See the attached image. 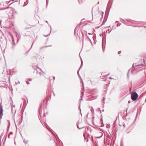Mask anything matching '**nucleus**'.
<instances>
[{
	"instance_id": "obj_1",
	"label": "nucleus",
	"mask_w": 146,
	"mask_h": 146,
	"mask_svg": "<svg viewBox=\"0 0 146 146\" xmlns=\"http://www.w3.org/2000/svg\"><path fill=\"white\" fill-rule=\"evenodd\" d=\"M138 96V94L135 92L132 93L131 95V98L133 101L135 100Z\"/></svg>"
},
{
	"instance_id": "obj_2",
	"label": "nucleus",
	"mask_w": 146,
	"mask_h": 146,
	"mask_svg": "<svg viewBox=\"0 0 146 146\" xmlns=\"http://www.w3.org/2000/svg\"><path fill=\"white\" fill-rule=\"evenodd\" d=\"M142 64H139L137 63H133V68L135 69H137L138 68H141Z\"/></svg>"
},
{
	"instance_id": "obj_3",
	"label": "nucleus",
	"mask_w": 146,
	"mask_h": 146,
	"mask_svg": "<svg viewBox=\"0 0 146 146\" xmlns=\"http://www.w3.org/2000/svg\"><path fill=\"white\" fill-rule=\"evenodd\" d=\"M142 64H139L137 63H133V68L135 69H137L138 68H141Z\"/></svg>"
},
{
	"instance_id": "obj_4",
	"label": "nucleus",
	"mask_w": 146,
	"mask_h": 146,
	"mask_svg": "<svg viewBox=\"0 0 146 146\" xmlns=\"http://www.w3.org/2000/svg\"><path fill=\"white\" fill-rule=\"evenodd\" d=\"M3 115V110L2 107L1 106H0V118H2Z\"/></svg>"
},
{
	"instance_id": "obj_5",
	"label": "nucleus",
	"mask_w": 146,
	"mask_h": 146,
	"mask_svg": "<svg viewBox=\"0 0 146 146\" xmlns=\"http://www.w3.org/2000/svg\"><path fill=\"white\" fill-rule=\"evenodd\" d=\"M24 142L25 144H27L28 142V141L25 139H24Z\"/></svg>"
},
{
	"instance_id": "obj_6",
	"label": "nucleus",
	"mask_w": 146,
	"mask_h": 146,
	"mask_svg": "<svg viewBox=\"0 0 146 146\" xmlns=\"http://www.w3.org/2000/svg\"><path fill=\"white\" fill-rule=\"evenodd\" d=\"M82 64H83V61H82V60H81V67H80V68L81 67V66H82Z\"/></svg>"
},
{
	"instance_id": "obj_7",
	"label": "nucleus",
	"mask_w": 146,
	"mask_h": 146,
	"mask_svg": "<svg viewBox=\"0 0 146 146\" xmlns=\"http://www.w3.org/2000/svg\"><path fill=\"white\" fill-rule=\"evenodd\" d=\"M28 3V2H27V1L26 2H25L24 3L25 4V5H26Z\"/></svg>"
},
{
	"instance_id": "obj_8",
	"label": "nucleus",
	"mask_w": 146,
	"mask_h": 146,
	"mask_svg": "<svg viewBox=\"0 0 146 146\" xmlns=\"http://www.w3.org/2000/svg\"><path fill=\"white\" fill-rule=\"evenodd\" d=\"M46 5H47L48 4V2L47 1V0H46Z\"/></svg>"
},
{
	"instance_id": "obj_9",
	"label": "nucleus",
	"mask_w": 146,
	"mask_h": 146,
	"mask_svg": "<svg viewBox=\"0 0 146 146\" xmlns=\"http://www.w3.org/2000/svg\"><path fill=\"white\" fill-rule=\"evenodd\" d=\"M27 84H30V83L29 82L27 81Z\"/></svg>"
},
{
	"instance_id": "obj_10",
	"label": "nucleus",
	"mask_w": 146,
	"mask_h": 146,
	"mask_svg": "<svg viewBox=\"0 0 146 146\" xmlns=\"http://www.w3.org/2000/svg\"><path fill=\"white\" fill-rule=\"evenodd\" d=\"M121 52L120 51H119V52H118V54H120V53H121Z\"/></svg>"
},
{
	"instance_id": "obj_11",
	"label": "nucleus",
	"mask_w": 146,
	"mask_h": 146,
	"mask_svg": "<svg viewBox=\"0 0 146 146\" xmlns=\"http://www.w3.org/2000/svg\"><path fill=\"white\" fill-rule=\"evenodd\" d=\"M29 81H31L32 80V79H29Z\"/></svg>"
},
{
	"instance_id": "obj_12",
	"label": "nucleus",
	"mask_w": 146,
	"mask_h": 146,
	"mask_svg": "<svg viewBox=\"0 0 146 146\" xmlns=\"http://www.w3.org/2000/svg\"><path fill=\"white\" fill-rule=\"evenodd\" d=\"M82 91H84V88L82 89Z\"/></svg>"
},
{
	"instance_id": "obj_13",
	"label": "nucleus",
	"mask_w": 146,
	"mask_h": 146,
	"mask_svg": "<svg viewBox=\"0 0 146 146\" xmlns=\"http://www.w3.org/2000/svg\"><path fill=\"white\" fill-rule=\"evenodd\" d=\"M100 137H97L96 138H100Z\"/></svg>"
},
{
	"instance_id": "obj_14",
	"label": "nucleus",
	"mask_w": 146,
	"mask_h": 146,
	"mask_svg": "<svg viewBox=\"0 0 146 146\" xmlns=\"http://www.w3.org/2000/svg\"><path fill=\"white\" fill-rule=\"evenodd\" d=\"M109 79H112L111 77L109 78Z\"/></svg>"
},
{
	"instance_id": "obj_15",
	"label": "nucleus",
	"mask_w": 146,
	"mask_h": 146,
	"mask_svg": "<svg viewBox=\"0 0 146 146\" xmlns=\"http://www.w3.org/2000/svg\"><path fill=\"white\" fill-rule=\"evenodd\" d=\"M46 21V23H48V22L47 21Z\"/></svg>"
},
{
	"instance_id": "obj_16",
	"label": "nucleus",
	"mask_w": 146,
	"mask_h": 146,
	"mask_svg": "<svg viewBox=\"0 0 146 146\" xmlns=\"http://www.w3.org/2000/svg\"><path fill=\"white\" fill-rule=\"evenodd\" d=\"M99 2H98V4H99Z\"/></svg>"
},
{
	"instance_id": "obj_17",
	"label": "nucleus",
	"mask_w": 146,
	"mask_h": 146,
	"mask_svg": "<svg viewBox=\"0 0 146 146\" xmlns=\"http://www.w3.org/2000/svg\"><path fill=\"white\" fill-rule=\"evenodd\" d=\"M82 94H83V92H82Z\"/></svg>"
},
{
	"instance_id": "obj_18",
	"label": "nucleus",
	"mask_w": 146,
	"mask_h": 146,
	"mask_svg": "<svg viewBox=\"0 0 146 146\" xmlns=\"http://www.w3.org/2000/svg\"><path fill=\"white\" fill-rule=\"evenodd\" d=\"M54 78H55L54 77Z\"/></svg>"
}]
</instances>
